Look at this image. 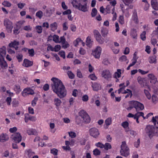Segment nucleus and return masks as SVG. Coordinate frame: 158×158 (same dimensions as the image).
Returning <instances> with one entry per match:
<instances>
[{"instance_id":"nucleus-47","label":"nucleus","mask_w":158,"mask_h":158,"mask_svg":"<svg viewBox=\"0 0 158 158\" xmlns=\"http://www.w3.org/2000/svg\"><path fill=\"white\" fill-rule=\"evenodd\" d=\"M6 101L7 102V104L8 106H10L11 104V98L10 97H8L6 98Z\"/></svg>"},{"instance_id":"nucleus-41","label":"nucleus","mask_w":158,"mask_h":158,"mask_svg":"<svg viewBox=\"0 0 158 158\" xmlns=\"http://www.w3.org/2000/svg\"><path fill=\"white\" fill-rule=\"evenodd\" d=\"M28 53L30 56H33L34 55V49L33 48H32L31 49H28Z\"/></svg>"},{"instance_id":"nucleus-60","label":"nucleus","mask_w":158,"mask_h":158,"mask_svg":"<svg viewBox=\"0 0 158 158\" xmlns=\"http://www.w3.org/2000/svg\"><path fill=\"white\" fill-rule=\"evenodd\" d=\"M152 102H156V101H158V98L156 96L154 95H153L152 97Z\"/></svg>"},{"instance_id":"nucleus-40","label":"nucleus","mask_w":158,"mask_h":158,"mask_svg":"<svg viewBox=\"0 0 158 158\" xmlns=\"http://www.w3.org/2000/svg\"><path fill=\"white\" fill-rule=\"evenodd\" d=\"M69 136L72 138H75L76 136V134L74 132L70 131L68 132Z\"/></svg>"},{"instance_id":"nucleus-63","label":"nucleus","mask_w":158,"mask_h":158,"mask_svg":"<svg viewBox=\"0 0 158 158\" xmlns=\"http://www.w3.org/2000/svg\"><path fill=\"white\" fill-rule=\"evenodd\" d=\"M50 27L52 28H54L55 29H56L57 28V23L56 22H54L50 25Z\"/></svg>"},{"instance_id":"nucleus-14","label":"nucleus","mask_w":158,"mask_h":158,"mask_svg":"<svg viewBox=\"0 0 158 158\" xmlns=\"http://www.w3.org/2000/svg\"><path fill=\"white\" fill-rule=\"evenodd\" d=\"M151 3L152 8L155 10H158V2L157 0H151Z\"/></svg>"},{"instance_id":"nucleus-26","label":"nucleus","mask_w":158,"mask_h":158,"mask_svg":"<svg viewBox=\"0 0 158 158\" xmlns=\"http://www.w3.org/2000/svg\"><path fill=\"white\" fill-rule=\"evenodd\" d=\"M54 102L56 106H59L61 103L60 99L58 98H56L54 99Z\"/></svg>"},{"instance_id":"nucleus-29","label":"nucleus","mask_w":158,"mask_h":158,"mask_svg":"<svg viewBox=\"0 0 158 158\" xmlns=\"http://www.w3.org/2000/svg\"><path fill=\"white\" fill-rule=\"evenodd\" d=\"M101 33L103 36H105L108 34V31L107 29L102 28L101 30Z\"/></svg>"},{"instance_id":"nucleus-2","label":"nucleus","mask_w":158,"mask_h":158,"mask_svg":"<svg viewBox=\"0 0 158 158\" xmlns=\"http://www.w3.org/2000/svg\"><path fill=\"white\" fill-rule=\"evenodd\" d=\"M79 117L77 118L76 122L78 125L81 124L82 122L88 123L90 121V118L88 114L84 110H81L79 113Z\"/></svg>"},{"instance_id":"nucleus-13","label":"nucleus","mask_w":158,"mask_h":158,"mask_svg":"<svg viewBox=\"0 0 158 158\" xmlns=\"http://www.w3.org/2000/svg\"><path fill=\"white\" fill-rule=\"evenodd\" d=\"M9 139V136L6 134L2 133L0 135V142H4Z\"/></svg>"},{"instance_id":"nucleus-38","label":"nucleus","mask_w":158,"mask_h":158,"mask_svg":"<svg viewBox=\"0 0 158 158\" xmlns=\"http://www.w3.org/2000/svg\"><path fill=\"white\" fill-rule=\"evenodd\" d=\"M96 40L100 44H102L104 43V39L101 36V37H99L96 38Z\"/></svg>"},{"instance_id":"nucleus-19","label":"nucleus","mask_w":158,"mask_h":158,"mask_svg":"<svg viewBox=\"0 0 158 158\" xmlns=\"http://www.w3.org/2000/svg\"><path fill=\"white\" fill-rule=\"evenodd\" d=\"M19 44V42L16 40H14L13 42L10 43L9 46L10 47H15L16 46H18Z\"/></svg>"},{"instance_id":"nucleus-5","label":"nucleus","mask_w":158,"mask_h":158,"mask_svg":"<svg viewBox=\"0 0 158 158\" xmlns=\"http://www.w3.org/2000/svg\"><path fill=\"white\" fill-rule=\"evenodd\" d=\"M2 48L3 50L2 51L0 50V66L1 68H6L7 67V64L3 57V56L6 54L5 47L3 46Z\"/></svg>"},{"instance_id":"nucleus-9","label":"nucleus","mask_w":158,"mask_h":158,"mask_svg":"<svg viewBox=\"0 0 158 158\" xmlns=\"http://www.w3.org/2000/svg\"><path fill=\"white\" fill-rule=\"evenodd\" d=\"M132 105H134V108L136 111L142 110L144 109V106L141 103L136 101H134V102H132Z\"/></svg>"},{"instance_id":"nucleus-10","label":"nucleus","mask_w":158,"mask_h":158,"mask_svg":"<svg viewBox=\"0 0 158 158\" xmlns=\"http://www.w3.org/2000/svg\"><path fill=\"white\" fill-rule=\"evenodd\" d=\"M102 51V48L99 46H98L92 52V55L96 58L99 59Z\"/></svg>"},{"instance_id":"nucleus-32","label":"nucleus","mask_w":158,"mask_h":158,"mask_svg":"<svg viewBox=\"0 0 158 158\" xmlns=\"http://www.w3.org/2000/svg\"><path fill=\"white\" fill-rule=\"evenodd\" d=\"M97 9L95 8H94L92 10L91 13V15L92 17H94L97 14Z\"/></svg>"},{"instance_id":"nucleus-44","label":"nucleus","mask_w":158,"mask_h":158,"mask_svg":"<svg viewBox=\"0 0 158 158\" xmlns=\"http://www.w3.org/2000/svg\"><path fill=\"white\" fill-rule=\"evenodd\" d=\"M140 143V140L139 139H138L137 141L135 142L134 143V145L135 147L136 148H138L139 146Z\"/></svg>"},{"instance_id":"nucleus-46","label":"nucleus","mask_w":158,"mask_h":158,"mask_svg":"<svg viewBox=\"0 0 158 158\" xmlns=\"http://www.w3.org/2000/svg\"><path fill=\"white\" fill-rule=\"evenodd\" d=\"M152 13L153 15L152 16V18L153 19H154L155 18H157L158 17V14L156 11L155 10L152 11Z\"/></svg>"},{"instance_id":"nucleus-31","label":"nucleus","mask_w":158,"mask_h":158,"mask_svg":"<svg viewBox=\"0 0 158 158\" xmlns=\"http://www.w3.org/2000/svg\"><path fill=\"white\" fill-rule=\"evenodd\" d=\"M112 7V6L110 5H109L107 6L105 9V11L107 13L109 14L110 13V9Z\"/></svg>"},{"instance_id":"nucleus-15","label":"nucleus","mask_w":158,"mask_h":158,"mask_svg":"<svg viewBox=\"0 0 158 158\" xmlns=\"http://www.w3.org/2000/svg\"><path fill=\"white\" fill-rule=\"evenodd\" d=\"M92 86L93 90L94 91H98L101 89V87L100 84L97 83H95L92 84Z\"/></svg>"},{"instance_id":"nucleus-56","label":"nucleus","mask_w":158,"mask_h":158,"mask_svg":"<svg viewBox=\"0 0 158 158\" xmlns=\"http://www.w3.org/2000/svg\"><path fill=\"white\" fill-rule=\"evenodd\" d=\"M38 98H35L34 100H33L31 102V105L33 106H35L36 104V102L37 101Z\"/></svg>"},{"instance_id":"nucleus-3","label":"nucleus","mask_w":158,"mask_h":158,"mask_svg":"<svg viewBox=\"0 0 158 158\" xmlns=\"http://www.w3.org/2000/svg\"><path fill=\"white\" fill-rule=\"evenodd\" d=\"M72 4L74 7H76L80 10L84 12L88 11V6L86 0H73Z\"/></svg>"},{"instance_id":"nucleus-36","label":"nucleus","mask_w":158,"mask_h":158,"mask_svg":"<svg viewBox=\"0 0 158 158\" xmlns=\"http://www.w3.org/2000/svg\"><path fill=\"white\" fill-rule=\"evenodd\" d=\"M36 31L38 33H41L42 32V28L41 26H37L36 27Z\"/></svg>"},{"instance_id":"nucleus-1","label":"nucleus","mask_w":158,"mask_h":158,"mask_svg":"<svg viewBox=\"0 0 158 158\" xmlns=\"http://www.w3.org/2000/svg\"><path fill=\"white\" fill-rule=\"evenodd\" d=\"M51 80L53 82L52 86L53 91L60 98L65 97L66 95L67 90L61 81L55 77H52Z\"/></svg>"},{"instance_id":"nucleus-57","label":"nucleus","mask_w":158,"mask_h":158,"mask_svg":"<svg viewBox=\"0 0 158 158\" xmlns=\"http://www.w3.org/2000/svg\"><path fill=\"white\" fill-rule=\"evenodd\" d=\"M63 30L64 31H66L68 29L67 26V23L66 22L64 23L63 25Z\"/></svg>"},{"instance_id":"nucleus-22","label":"nucleus","mask_w":158,"mask_h":158,"mask_svg":"<svg viewBox=\"0 0 158 158\" xmlns=\"http://www.w3.org/2000/svg\"><path fill=\"white\" fill-rule=\"evenodd\" d=\"M86 45L89 47H91L92 45V41H91L90 38L89 36H88L86 40Z\"/></svg>"},{"instance_id":"nucleus-23","label":"nucleus","mask_w":158,"mask_h":158,"mask_svg":"<svg viewBox=\"0 0 158 158\" xmlns=\"http://www.w3.org/2000/svg\"><path fill=\"white\" fill-rule=\"evenodd\" d=\"M94 35V37L96 39V38L99 37H101V35L100 34L99 32L96 30H94L93 31Z\"/></svg>"},{"instance_id":"nucleus-21","label":"nucleus","mask_w":158,"mask_h":158,"mask_svg":"<svg viewBox=\"0 0 158 158\" xmlns=\"http://www.w3.org/2000/svg\"><path fill=\"white\" fill-rule=\"evenodd\" d=\"M11 104L12 106L14 107H16L18 106L19 104V101L16 99L13 100Z\"/></svg>"},{"instance_id":"nucleus-8","label":"nucleus","mask_w":158,"mask_h":158,"mask_svg":"<svg viewBox=\"0 0 158 158\" xmlns=\"http://www.w3.org/2000/svg\"><path fill=\"white\" fill-rule=\"evenodd\" d=\"M10 138L12 140H13L16 143H19L22 140V136L19 132L14 133L11 135Z\"/></svg>"},{"instance_id":"nucleus-27","label":"nucleus","mask_w":158,"mask_h":158,"mask_svg":"<svg viewBox=\"0 0 158 158\" xmlns=\"http://www.w3.org/2000/svg\"><path fill=\"white\" fill-rule=\"evenodd\" d=\"M149 62L151 63H156V59L155 56L151 57L149 58Z\"/></svg>"},{"instance_id":"nucleus-30","label":"nucleus","mask_w":158,"mask_h":158,"mask_svg":"<svg viewBox=\"0 0 158 158\" xmlns=\"http://www.w3.org/2000/svg\"><path fill=\"white\" fill-rule=\"evenodd\" d=\"M36 16L40 19H41L43 16V13L41 11L39 10L36 13Z\"/></svg>"},{"instance_id":"nucleus-54","label":"nucleus","mask_w":158,"mask_h":158,"mask_svg":"<svg viewBox=\"0 0 158 158\" xmlns=\"http://www.w3.org/2000/svg\"><path fill=\"white\" fill-rule=\"evenodd\" d=\"M105 123L108 126L111 123V118H107L106 120H105Z\"/></svg>"},{"instance_id":"nucleus-39","label":"nucleus","mask_w":158,"mask_h":158,"mask_svg":"<svg viewBox=\"0 0 158 158\" xmlns=\"http://www.w3.org/2000/svg\"><path fill=\"white\" fill-rule=\"evenodd\" d=\"M144 93L145 94L148 98L149 99H150L151 98V97L149 91L146 89H144Z\"/></svg>"},{"instance_id":"nucleus-11","label":"nucleus","mask_w":158,"mask_h":158,"mask_svg":"<svg viewBox=\"0 0 158 158\" xmlns=\"http://www.w3.org/2000/svg\"><path fill=\"white\" fill-rule=\"evenodd\" d=\"M90 135L94 138H96L100 135L98 130L95 127H93L89 130Z\"/></svg>"},{"instance_id":"nucleus-42","label":"nucleus","mask_w":158,"mask_h":158,"mask_svg":"<svg viewBox=\"0 0 158 158\" xmlns=\"http://www.w3.org/2000/svg\"><path fill=\"white\" fill-rule=\"evenodd\" d=\"M150 83L152 84H155L156 83H157V88L158 89V81H157L156 78H154V79H152V80H150Z\"/></svg>"},{"instance_id":"nucleus-16","label":"nucleus","mask_w":158,"mask_h":158,"mask_svg":"<svg viewBox=\"0 0 158 158\" xmlns=\"http://www.w3.org/2000/svg\"><path fill=\"white\" fill-rule=\"evenodd\" d=\"M32 62L27 59H25L24 60L23 65L26 67H28L32 65Z\"/></svg>"},{"instance_id":"nucleus-45","label":"nucleus","mask_w":158,"mask_h":158,"mask_svg":"<svg viewBox=\"0 0 158 158\" xmlns=\"http://www.w3.org/2000/svg\"><path fill=\"white\" fill-rule=\"evenodd\" d=\"M14 89L18 93H19L21 91L20 89V87L19 85H15V86Z\"/></svg>"},{"instance_id":"nucleus-61","label":"nucleus","mask_w":158,"mask_h":158,"mask_svg":"<svg viewBox=\"0 0 158 158\" xmlns=\"http://www.w3.org/2000/svg\"><path fill=\"white\" fill-rule=\"evenodd\" d=\"M16 58L19 62H20L22 60L23 55L22 54H19L16 56Z\"/></svg>"},{"instance_id":"nucleus-6","label":"nucleus","mask_w":158,"mask_h":158,"mask_svg":"<svg viewBox=\"0 0 158 158\" xmlns=\"http://www.w3.org/2000/svg\"><path fill=\"white\" fill-rule=\"evenodd\" d=\"M120 153L121 155L127 157L129 154V148L127 146L126 142H122L121 146Z\"/></svg>"},{"instance_id":"nucleus-17","label":"nucleus","mask_w":158,"mask_h":158,"mask_svg":"<svg viewBox=\"0 0 158 158\" xmlns=\"http://www.w3.org/2000/svg\"><path fill=\"white\" fill-rule=\"evenodd\" d=\"M23 94L25 93L27 94H31L32 95L34 94L33 90L31 89L30 88H27V89H25L23 90Z\"/></svg>"},{"instance_id":"nucleus-48","label":"nucleus","mask_w":158,"mask_h":158,"mask_svg":"<svg viewBox=\"0 0 158 158\" xmlns=\"http://www.w3.org/2000/svg\"><path fill=\"white\" fill-rule=\"evenodd\" d=\"M59 54L60 56L63 57L64 59L65 58V53L64 51H60L58 53Z\"/></svg>"},{"instance_id":"nucleus-55","label":"nucleus","mask_w":158,"mask_h":158,"mask_svg":"<svg viewBox=\"0 0 158 158\" xmlns=\"http://www.w3.org/2000/svg\"><path fill=\"white\" fill-rule=\"evenodd\" d=\"M61 48V46L60 45H57L55 46L54 49V51L58 52Z\"/></svg>"},{"instance_id":"nucleus-50","label":"nucleus","mask_w":158,"mask_h":158,"mask_svg":"<svg viewBox=\"0 0 158 158\" xmlns=\"http://www.w3.org/2000/svg\"><path fill=\"white\" fill-rule=\"evenodd\" d=\"M102 143L100 142H98L95 144V146L98 147H99L101 148H104V146Z\"/></svg>"},{"instance_id":"nucleus-59","label":"nucleus","mask_w":158,"mask_h":158,"mask_svg":"<svg viewBox=\"0 0 158 158\" xmlns=\"http://www.w3.org/2000/svg\"><path fill=\"white\" fill-rule=\"evenodd\" d=\"M127 60V57L125 55L122 56L119 59V60L121 61H124L126 60Z\"/></svg>"},{"instance_id":"nucleus-51","label":"nucleus","mask_w":158,"mask_h":158,"mask_svg":"<svg viewBox=\"0 0 158 158\" xmlns=\"http://www.w3.org/2000/svg\"><path fill=\"white\" fill-rule=\"evenodd\" d=\"M63 43H62V47L63 48H66L69 47V45L67 42H65Z\"/></svg>"},{"instance_id":"nucleus-37","label":"nucleus","mask_w":158,"mask_h":158,"mask_svg":"<svg viewBox=\"0 0 158 158\" xmlns=\"http://www.w3.org/2000/svg\"><path fill=\"white\" fill-rule=\"evenodd\" d=\"M146 32L145 31H143V32L141 33V34L140 35V38L141 39L143 40H146Z\"/></svg>"},{"instance_id":"nucleus-25","label":"nucleus","mask_w":158,"mask_h":158,"mask_svg":"<svg viewBox=\"0 0 158 158\" xmlns=\"http://www.w3.org/2000/svg\"><path fill=\"white\" fill-rule=\"evenodd\" d=\"M53 40L56 43H60L59 36L57 35H54L53 36Z\"/></svg>"},{"instance_id":"nucleus-7","label":"nucleus","mask_w":158,"mask_h":158,"mask_svg":"<svg viewBox=\"0 0 158 158\" xmlns=\"http://www.w3.org/2000/svg\"><path fill=\"white\" fill-rule=\"evenodd\" d=\"M4 24L6 27L7 32L11 33L13 27L12 22L9 19H6L4 21Z\"/></svg>"},{"instance_id":"nucleus-34","label":"nucleus","mask_w":158,"mask_h":158,"mask_svg":"<svg viewBox=\"0 0 158 158\" xmlns=\"http://www.w3.org/2000/svg\"><path fill=\"white\" fill-rule=\"evenodd\" d=\"M2 5L4 6H6L7 7H10L11 6V3L10 2L7 1H4L2 3Z\"/></svg>"},{"instance_id":"nucleus-28","label":"nucleus","mask_w":158,"mask_h":158,"mask_svg":"<svg viewBox=\"0 0 158 158\" xmlns=\"http://www.w3.org/2000/svg\"><path fill=\"white\" fill-rule=\"evenodd\" d=\"M104 149L107 150L109 149H110L111 148V145L109 143H106L105 145H104Z\"/></svg>"},{"instance_id":"nucleus-49","label":"nucleus","mask_w":158,"mask_h":158,"mask_svg":"<svg viewBox=\"0 0 158 158\" xmlns=\"http://www.w3.org/2000/svg\"><path fill=\"white\" fill-rule=\"evenodd\" d=\"M89 99V97L87 95H85L82 97V100L84 102H87Z\"/></svg>"},{"instance_id":"nucleus-35","label":"nucleus","mask_w":158,"mask_h":158,"mask_svg":"<svg viewBox=\"0 0 158 158\" xmlns=\"http://www.w3.org/2000/svg\"><path fill=\"white\" fill-rule=\"evenodd\" d=\"M68 75L70 79H73L74 77V75L72 73L71 71H69L67 72Z\"/></svg>"},{"instance_id":"nucleus-43","label":"nucleus","mask_w":158,"mask_h":158,"mask_svg":"<svg viewBox=\"0 0 158 158\" xmlns=\"http://www.w3.org/2000/svg\"><path fill=\"white\" fill-rule=\"evenodd\" d=\"M58 150L55 148H53L51 150V153L54 155H57Z\"/></svg>"},{"instance_id":"nucleus-12","label":"nucleus","mask_w":158,"mask_h":158,"mask_svg":"<svg viewBox=\"0 0 158 158\" xmlns=\"http://www.w3.org/2000/svg\"><path fill=\"white\" fill-rule=\"evenodd\" d=\"M102 77L107 80H109V79L111 77L110 72L108 69L103 70L102 72Z\"/></svg>"},{"instance_id":"nucleus-20","label":"nucleus","mask_w":158,"mask_h":158,"mask_svg":"<svg viewBox=\"0 0 158 158\" xmlns=\"http://www.w3.org/2000/svg\"><path fill=\"white\" fill-rule=\"evenodd\" d=\"M121 69H117V72H115L114 74V77L117 78L121 77Z\"/></svg>"},{"instance_id":"nucleus-18","label":"nucleus","mask_w":158,"mask_h":158,"mask_svg":"<svg viewBox=\"0 0 158 158\" xmlns=\"http://www.w3.org/2000/svg\"><path fill=\"white\" fill-rule=\"evenodd\" d=\"M131 35L134 39H136V38L137 34L135 29H133L131 30Z\"/></svg>"},{"instance_id":"nucleus-53","label":"nucleus","mask_w":158,"mask_h":158,"mask_svg":"<svg viewBox=\"0 0 158 158\" xmlns=\"http://www.w3.org/2000/svg\"><path fill=\"white\" fill-rule=\"evenodd\" d=\"M129 123L127 121H125L122 123V126L124 128H126L128 126Z\"/></svg>"},{"instance_id":"nucleus-52","label":"nucleus","mask_w":158,"mask_h":158,"mask_svg":"<svg viewBox=\"0 0 158 158\" xmlns=\"http://www.w3.org/2000/svg\"><path fill=\"white\" fill-rule=\"evenodd\" d=\"M35 131L32 129H30L27 130V133L29 135H34Z\"/></svg>"},{"instance_id":"nucleus-62","label":"nucleus","mask_w":158,"mask_h":158,"mask_svg":"<svg viewBox=\"0 0 158 158\" xmlns=\"http://www.w3.org/2000/svg\"><path fill=\"white\" fill-rule=\"evenodd\" d=\"M123 2L126 5H128L132 2L133 0H123Z\"/></svg>"},{"instance_id":"nucleus-24","label":"nucleus","mask_w":158,"mask_h":158,"mask_svg":"<svg viewBox=\"0 0 158 158\" xmlns=\"http://www.w3.org/2000/svg\"><path fill=\"white\" fill-rule=\"evenodd\" d=\"M54 11V10L53 9L47 10L46 16H50L52 14Z\"/></svg>"},{"instance_id":"nucleus-4","label":"nucleus","mask_w":158,"mask_h":158,"mask_svg":"<svg viewBox=\"0 0 158 158\" xmlns=\"http://www.w3.org/2000/svg\"><path fill=\"white\" fill-rule=\"evenodd\" d=\"M146 134L150 138H152L154 136H158V130L156 129L152 125H148L145 129Z\"/></svg>"},{"instance_id":"nucleus-58","label":"nucleus","mask_w":158,"mask_h":158,"mask_svg":"<svg viewBox=\"0 0 158 158\" xmlns=\"http://www.w3.org/2000/svg\"><path fill=\"white\" fill-rule=\"evenodd\" d=\"M90 78L92 80H95L97 79V77L94 74H92L89 76Z\"/></svg>"},{"instance_id":"nucleus-33","label":"nucleus","mask_w":158,"mask_h":158,"mask_svg":"<svg viewBox=\"0 0 158 158\" xmlns=\"http://www.w3.org/2000/svg\"><path fill=\"white\" fill-rule=\"evenodd\" d=\"M93 154L95 156L100 155V151L97 148H96L93 151Z\"/></svg>"},{"instance_id":"nucleus-64","label":"nucleus","mask_w":158,"mask_h":158,"mask_svg":"<svg viewBox=\"0 0 158 158\" xmlns=\"http://www.w3.org/2000/svg\"><path fill=\"white\" fill-rule=\"evenodd\" d=\"M71 30L73 31H75L76 29V27L75 25L72 24L70 26Z\"/></svg>"}]
</instances>
